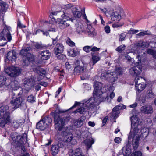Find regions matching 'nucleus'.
I'll return each mask as SVG.
<instances>
[{"label":"nucleus","mask_w":156,"mask_h":156,"mask_svg":"<svg viewBox=\"0 0 156 156\" xmlns=\"http://www.w3.org/2000/svg\"><path fill=\"white\" fill-rule=\"evenodd\" d=\"M5 71L9 76L12 77L17 76L21 73L19 68L14 67H9L5 69Z\"/></svg>","instance_id":"obj_11"},{"label":"nucleus","mask_w":156,"mask_h":156,"mask_svg":"<svg viewBox=\"0 0 156 156\" xmlns=\"http://www.w3.org/2000/svg\"><path fill=\"white\" fill-rule=\"evenodd\" d=\"M61 136L63 138V141L65 142H70L72 144H75L77 141L76 139L73 138L72 134L67 131H63L61 133Z\"/></svg>","instance_id":"obj_10"},{"label":"nucleus","mask_w":156,"mask_h":156,"mask_svg":"<svg viewBox=\"0 0 156 156\" xmlns=\"http://www.w3.org/2000/svg\"><path fill=\"white\" fill-rule=\"evenodd\" d=\"M17 26L20 28H25L26 27L25 26L22 25L20 22L18 23Z\"/></svg>","instance_id":"obj_60"},{"label":"nucleus","mask_w":156,"mask_h":156,"mask_svg":"<svg viewBox=\"0 0 156 156\" xmlns=\"http://www.w3.org/2000/svg\"><path fill=\"white\" fill-rule=\"evenodd\" d=\"M64 46L63 45L60 43H58L55 46L54 48V52L56 55L58 54L62 53L63 51Z\"/></svg>","instance_id":"obj_17"},{"label":"nucleus","mask_w":156,"mask_h":156,"mask_svg":"<svg viewBox=\"0 0 156 156\" xmlns=\"http://www.w3.org/2000/svg\"><path fill=\"white\" fill-rule=\"evenodd\" d=\"M85 68L84 67L78 66L75 67L74 69V72L75 73L77 74L81 72L84 71Z\"/></svg>","instance_id":"obj_34"},{"label":"nucleus","mask_w":156,"mask_h":156,"mask_svg":"<svg viewBox=\"0 0 156 156\" xmlns=\"http://www.w3.org/2000/svg\"><path fill=\"white\" fill-rule=\"evenodd\" d=\"M80 104V103L77 102H75L74 105L70 108V109H71L73 108H75L77 105H78Z\"/></svg>","instance_id":"obj_57"},{"label":"nucleus","mask_w":156,"mask_h":156,"mask_svg":"<svg viewBox=\"0 0 156 156\" xmlns=\"http://www.w3.org/2000/svg\"><path fill=\"white\" fill-rule=\"evenodd\" d=\"M6 78L4 76H0V87L5 84Z\"/></svg>","instance_id":"obj_40"},{"label":"nucleus","mask_w":156,"mask_h":156,"mask_svg":"<svg viewBox=\"0 0 156 156\" xmlns=\"http://www.w3.org/2000/svg\"><path fill=\"white\" fill-rule=\"evenodd\" d=\"M148 44L147 42L144 41L142 42H140L139 43H137L135 44V47L136 48H140V47L144 48L147 46Z\"/></svg>","instance_id":"obj_30"},{"label":"nucleus","mask_w":156,"mask_h":156,"mask_svg":"<svg viewBox=\"0 0 156 156\" xmlns=\"http://www.w3.org/2000/svg\"><path fill=\"white\" fill-rule=\"evenodd\" d=\"M42 120L45 124H47V127L48 126L51 125V123L52 122L51 119V118L48 117H45Z\"/></svg>","instance_id":"obj_33"},{"label":"nucleus","mask_w":156,"mask_h":156,"mask_svg":"<svg viewBox=\"0 0 156 156\" xmlns=\"http://www.w3.org/2000/svg\"><path fill=\"white\" fill-rule=\"evenodd\" d=\"M120 106L117 105L113 108L111 113V117L112 119H115L118 117L120 113Z\"/></svg>","instance_id":"obj_18"},{"label":"nucleus","mask_w":156,"mask_h":156,"mask_svg":"<svg viewBox=\"0 0 156 156\" xmlns=\"http://www.w3.org/2000/svg\"><path fill=\"white\" fill-rule=\"evenodd\" d=\"M36 127L37 129L41 131L44 130L47 127V124H45L42 120L37 124Z\"/></svg>","instance_id":"obj_26"},{"label":"nucleus","mask_w":156,"mask_h":156,"mask_svg":"<svg viewBox=\"0 0 156 156\" xmlns=\"http://www.w3.org/2000/svg\"><path fill=\"white\" fill-rule=\"evenodd\" d=\"M143 80L144 79L141 76H137L136 77L135 79V82L136 84L135 89L136 90L139 92H140L143 90L146 87V84L144 83H140L138 82V80Z\"/></svg>","instance_id":"obj_12"},{"label":"nucleus","mask_w":156,"mask_h":156,"mask_svg":"<svg viewBox=\"0 0 156 156\" xmlns=\"http://www.w3.org/2000/svg\"><path fill=\"white\" fill-rule=\"evenodd\" d=\"M39 31L42 32L43 33V34L44 35H46V36H48L49 34L48 32H44V31H42V30H37L35 34H37V32H39Z\"/></svg>","instance_id":"obj_56"},{"label":"nucleus","mask_w":156,"mask_h":156,"mask_svg":"<svg viewBox=\"0 0 156 156\" xmlns=\"http://www.w3.org/2000/svg\"><path fill=\"white\" fill-rule=\"evenodd\" d=\"M111 20L118 22L121 19V16L118 12H112L110 16Z\"/></svg>","instance_id":"obj_19"},{"label":"nucleus","mask_w":156,"mask_h":156,"mask_svg":"<svg viewBox=\"0 0 156 156\" xmlns=\"http://www.w3.org/2000/svg\"><path fill=\"white\" fill-rule=\"evenodd\" d=\"M142 67L140 65L136 66L133 67L130 69V73L133 76H138L141 72Z\"/></svg>","instance_id":"obj_14"},{"label":"nucleus","mask_w":156,"mask_h":156,"mask_svg":"<svg viewBox=\"0 0 156 156\" xmlns=\"http://www.w3.org/2000/svg\"><path fill=\"white\" fill-rule=\"evenodd\" d=\"M138 100L141 103H144L146 101L145 95L144 94H141L140 95Z\"/></svg>","instance_id":"obj_44"},{"label":"nucleus","mask_w":156,"mask_h":156,"mask_svg":"<svg viewBox=\"0 0 156 156\" xmlns=\"http://www.w3.org/2000/svg\"><path fill=\"white\" fill-rule=\"evenodd\" d=\"M51 114L54 118V122L55 129L61 131L64 128L65 122L69 121V118L66 117L65 118H61L59 116V114L56 111L52 112Z\"/></svg>","instance_id":"obj_6"},{"label":"nucleus","mask_w":156,"mask_h":156,"mask_svg":"<svg viewBox=\"0 0 156 156\" xmlns=\"http://www.w3.org/2000/svg\"><path fill=\"white\" fill-rule=\"evenodd\" d=\"M73 14L74 16L76 18H79L81 16V13L80 11H78L77 8L75 7L73 10Z\"/></svg>","instance_id":"obj_32"},{"label":"nucleus","mask_w":156,"mask_h":156,"mask_svg":"<svg viewBox=\"0 0 156 156\" xmlns=\"http://www.w3.org/2000/svg\"><path fill=\"white\" fill-rule=\"evenodd\" d=\"M94 90L93 92V98H90L88 100H85L83 101V103L80 104V107L76 109L73 113L75 114L79 112L80 114H83V112L87 110L90 105H93L94 101V103L99 104L106 99L105 97L103 98V100H101L102 94V91L103 85L101 83L97 81H95L94 85Z\"/></svg>","instance_id":"obj_3"},{"label":"nucleus","mask_w":156,"mask_h":156,"mask_svg":"<svg viewBox=\"0 0 156 156\" xmlns=\"http://www.w3.org/2000/svg\"><path fill=\"white\" fill-rule=\"evenodd\" d=\"M84 117H82L80 119H79L74 123V125L77 127H81L83 125V122L84 120Z\"/></svg>","instance_id":"obj_31"},{"label":"nucleus","mask_w":156,"mask_h":156,"mask_svg":"<svg viewBox=\"0 0 156 156\" xmlns=\"http://www.w3.org/2000/svg\"><path fill=\"white\" fill-rule=\"evenodd\" d=\"M35 98L32 95L28 96L27 98V101L30 103H33L35 101Z\"/></svg>","instance_id":"obj_41"},{"label":"nucleus","mask_w":156,"mask_h":156,"mask_svg":"<svg viewBox=\"0 0 156 156\" xmlns=\"http://www.w3.org/2000/svg\"><path fill=\"white\" fill-rule=\"evenodd\" d=\"M57 58L59 60H65L66 58V56L63 54H60L57 56Z\"/></svg>","instance_id":"obj_51"},{"label":"nucleus","mask_w":156,"mask_h":156,"mask_svg":"<svg viewBox=\"0 0 156 156\" xmlns=\"http://www.w3.org/2000/svg\"><path fill=\"white\" fill-rule=\"evenodd\" d=\"M147 98H152L154 97V95L151 90H149L146 92L145 95Z\"/></svg>","instance_id":"obj_39"},{"label":"nucleus","mask_w":156,"mask_h":156,"mask_svg":"<svg viewBox=\"0 0 156 156\" xmlns=\"http://www.w3.org/2000/svg\"><path fill=\"white\" fill-rule=\"evenodd\" d=\"M76 31L79 34L84 31V27L83 25L81 23L76 24Z\"/></svg>","instance_id":"obj_28"},{"label":"nucleus","mask_w":156,"mask_h":156,"mask_svg":"<svg viewBox=\"0 0 156 156\" xmlns=\"http://www.w3.org/2000/svg\"><path fill=\"white\" fill-rule=\"evenodd\" d=\"M126 37V35L124 33L121 34L119 36V41H123Z\"/></svg>","instance_id":"obj_50"},{"label":"nucleus","mask_w":156,"mask_h":156,"mask_svg":"<svg viewBox=\"0 0 156 156\" xmlns=\"http://www.w3.org/2000/svg\"><path fill=\"white\" fill-rule=\"evenodd\" d=\"M88 125L90 126L94 127L95 125V124L94 122L89 121L88 122Z\"/></svg>","instance_id":"obj_63"},{"label":"nucleus","mask_w":156,"mask_h":156,"mask_svg":"<svg viewBox=\"0 0 156 156\" xmlns=\"http://www.w3.org/2000/svg\"><path fill=\"white\" fill-rule=\"evenodd\" d=\"M122 152L124 156H129L131 153L130 145L129 144L126 145L123 148Z\"/></svg>","instance_id":"obj_23"},{"label":"nucleus","mask_w":156,"mask_h":156,"mask_svg":"<svg viewBox=\"0 0 156 156\" xmlns=\"http://www.w3.org/2000/svg\"><path fill=\"white\" fill-rule=\"evenodd\" d=\"M66 67L67 69H69L70 68V65L69 64V63L66 62L65 63Z\"/></svg>","instance_id":"obj_64"},{"label":"nucleus","mask_w":156,"mask_h":156,"mask_svg":"<svg viewBox=\"0 0 156 156\" xmlns=\"http://www.w3.org/2000/svg\"><path fill=\"white\" fill-rule=\"evenodd\" d=\"M126 46L124 45H122L119 46L115 50L121 53L124 51L125 48Z\"/></svg>","instance_id":"obj_42"},{"label":"nucleus","mask_w":156,"mask_h":156,"mask_svg":"<svg viewBox=\"0 0 156 156\" xmlns=\"http://www.w3.org/2000/svg\"><path fill=\"white\" fill-rule=\"evenodd\" d=\"M131 129L128 136V139H132V145L134 150L139 146V141L141 137H146L148 134L149 129L144 127L140 129L139 127V119L136 115L131 117Z\"/></svg>","instance_id":"obj_1"},{"label":"nucleus","mask_w":156,"mask_h":156,"mask_svg":"<svg viewBox=\"0 0 156 156\" xmlns=\"http://www.w3.org/2000/svg\"><path fill=\"white\" fill-rule=\"evenodd\" d=\"M13 90L14 91H17L16 93V94L19 95H21L23 92L22 88L20 87H18L17 86L15 87Z\"/></svg>","instance_id":"obj_36"},{"label":"nucleus","mask_w":156,"mask_h":156,"mask_svg":"<svg viewBox=\"0 0 156 156\" xmlns=\"http://www.w3.org/2000/svg\"><path fill=\"white\" fill-rule=\"evenodd\" d=\"M83 50L87 53L91 51V46H86L83 47Z\"/></svg>","instance_id":"obj_43"},{"label":"nucleus","mask_w":156,"mask_h":156,"mask_svg":"<svg viewBox=\"0 0 156 156\" xmlns=\"http://www.w3.org/2000/svg\"><path fill=\"white\" fill-rule=\"evenodd\" d=\"M72 7V5L71 4H67L65 5L64 8L66 9H68Z\"/></svg>","instance_id":"obj_59"},{"label":"nucleus","mask_w":156,"mask_h":156,"mask_svg":"<svg viewBox=\"0 0 156 156\" xmlns=\"http://www.w3.org/2000/svg\"><path fill=\"white\" fill-rule=\"evenodd\" d=\"M36 72L40 75H45L46 73V71L43 69L38 67L35 69Z\"/></svg>","instance_id":"obj_37"},{"label":"nucleus","mask_w":156,"mask_h":156,"mask_svg":"<svg viewBox=\"0 0 156 156\" xmlns=\"http://www.w3.org/2000/svg\"><path fill=\"white\" fill-rule=\"evenodd\" d=\"M10 103L12 104L14 109H16L23 106L25 104V100L22 97H19L15 99L12 98Z\"/></svg>","instance_id":"obj_9"},{"label":"nucleus","mask_w":156,"mask_h":156,"mask_svg":"<svg viewBox=\"0 0 156 156\" xmlns=\"http://www.w3.org/2000/svg\"><path fill=\"white\" fill-rule=\"evenodd\" d=\"M114 141L116 143H119L121 141V139L119 137H115L114 139Z\"/></svg>","instance_id":"obj_55"},{"label":"nucleus","mask_w":156,"mask_h":156,"mask_svg":"<svg viewBox=\"0 0 156 156\" xmlns=\"http://www.w3.org/2000/svg\"><path fill=\"white\" fill-rule=\"evenodd\" d=\"M137 103L136 102H135L134 104L130 105L129 107L131 108H134L137 106Z\"/></svg>","instance_id":"obj_62"},{"label":"nucleus","mask_w":156,"mask_h":156,"mask_svg":"<svg viewBox=\"0 0 156 156\" xmlns=\"http://www.w3.org/2000/svg\"><path fill=\"white\" fill-rule=\"evenodd\" d=\"M9 107L7 105L0 107V126L4 127L6 124L11 122L10 113L9 111Z\"/></svg>","instance_id":"obj_5"},{"label":"nucleus","mask_w":156,"mask_h":156,"mask_svg":"<svg viewBox=\"0 0 156 156\" xmlns=\"http://www.w3.org/2000/svg\"><path fill=\"white\" fill-rule=\"evenodd\" d=\"M94 90L93 92V98H90L88 100H85L83 101V103L80 104V107L76 109L73 113L75 114L79 112L80 114H83V112L87 110L90 105H93L94 101V103L99 104L106 99L105 97L103 98V100H101L102 94V91L103 85L101 83L97 81H95L94 85Z\"/></svg>","instance_id":"obj_2"},{"label":"nucleus","mask_w":156,"mask_h":156,"mask_svg":"<svg viewBox=\"0 0 156 156\" xmlns=\"http://www.w3.org/2000/svg\"><path fill=\"white\" fill-rule=\"evenodd\" d=\"M11 27L9 26L5 25L2 31L0 33V46H3L6 45L7 41L4 37L6 36L9 41L12 40V36L11 34Z\"/></svg>","instance_id":"obj_7"},{"label":"nucleus","mask_w":156,"mask_h":156,"mask_svg":"<svg viewBox=\"0 0 156 156\" xmlns=\"http://www.w3.org/2000/svg\"><path fill=\"white\" fill-rule=\"evenodd\" d=\"M117 73L115 72H113L111 73L108 72H105L102 73L101 76V78L102 80L106 79L110 82H112L115 81L118 78V74L120 75L121 74L120 71Z\"/></svg>","instance_id":"obj_8"},{"label":"nucleus","mask_w":156,"mask_h":156,"mask_svg":"<svg viewBox=\"0 0 156 156\" xmlns=\"http://www.w3.org/2000/svg\"><path fill=\"white\" fill-rule=\"evenodd\" d=\"M86 31L88 33V34H94V29L90 25L88 24L87 25V28L86 29Z\"/></svg>","instance_id":"obj_38"},{"label":"nucleus","mask_w":156,"mask_h":156,"mask_svg":"<svg viewBox=\"0 0 156 156\" xmlns=\"http://www.w3.org/2000/svg\"><path fill=\"white\" fill-rule=\"evenodd\" d=\"M83 142L86 146L87 149H88L91 147L92 145L94 143V141L92 137H89L84 140Z\"/></svg>","instance_id":"obj_20"},{"label":"nucleus","mask_w":156,"mask_h":156,"mask_svg":"<svg viewBox=\"0 0 156 156\" xmlns=\"http://www.w3.org/2000/svg\"><path fill=\"white\" fill-rule=\"evenodd\" d=\"M59 147L57 145H53L51 147V151L53 156H55L58 154L60 151Z\"/></svg>","instance_id":"obj_27"},{"label":"nucleus","mask_w":156,"mask_h":156,"mask_svg":"<svg viewBox=\"0 0 156 156\" xmlns=\"http://www.w3.org/2000/svg\"><path fill=\"white\" fill-rule=\"evenodd\" d=\"M138 31V30L131 29L128 31V34H133L135 33H137Z\"/></svg>","instance_id":"obj_48"},{"label":"nucleus","mask_w":156,"mask_h":156,"mask_svg":"<svg viewBox=\"0 0 156 156\" xmlns=\"http://www.w3.org/2000/svg\"><path fill=\"white\" fill-rule=\"evenodd\" d=\"M92 59L93 65L100 60V58L98 56H94L92 57Z\"/></svg>","instance_id":"obj_47"},{"label":"nucleus","mask_w":156,"mask_h":156,"mask_svg":"<svg viewBox=\"0 0 156 156\" xmlns=\"http://www.w3.org/2000/svg\"><path fill=\"white\" fill-rule=\"evenodd\" d=\"M30 48L27 47L26 48H24L21 50L20 52V54L23 57L26 56L28 53H29L28 51H30Z\"/></svg>","instance_id":"obj_35"},{"label":"nucleus","mask_w":156,"mask_h":156,"mask_svg":"<svg viewBox=\"0 0 156 156\" xmlns=\"http://www.w3.org/2000/svg\"><path fill=\"white\" fill-rule=\"evenodd\" d=\"M25 136L22 137L20 140V144L19 145L21 147V149L23 152H25L26 150L24 147L25 143L27 142V137L26 135H25Z\"/></svg>","instance_id":"obj_25"},{"label":"nucleus","mask_w":156,"mask_h":156,"mask_svg":"<svg viewBox=\"0 0 156 156\" xmlns=\"http://www.w3.org/2000/svg\"><path fill=\"white\" fill-rule=\"evenodd\" d=\"M131 156H142V153L140 151H135L131 154Z\"/></svg>","instance_id":"obj_45"},{"label":"nucleus","mask_w":156,"mask_h":156,"mask_svg":"<svg viewBox=\"0 0 156 156\" xmlns=\"http://www.w3.org/2000/svg\"><path fill=\"white\" fill-rule=\"evenodd\" d=\"M26 57L27 60L25 59L23 61L25 65H28L30 62H31L34 60V55L30 53H28Z\"/></svg>","instance_id":"obj_24"},{"label":"nucleus","mask_w":156,"mask_h":156,"mask_svg":"<svg viewBox=\"0 0 156 156\" xmlns=\"http://www.w3.org/2000/svg\"><path fill=\"white\" fill-rule=\"evenodd\" d=\"M79 54L80 51L77 49L71 48L69 49L68 51V55L71 57H75Z\"/></svg>","instance_id":"obj_21"},{"label":"nucleus","mask_w":156,"mask_h":156,"mask_svg":"<svg viewBox=\"0 0 156 156\" xmlns=\"http://www.w3.org/2000/svg\"><path fill=\"white\" fill-rule=\"evenodd\" d=\"M23 84L25 89L28 91L34 87L35 84V81L32 78H26L23 80Z\"/></svg>","instance_id":"obj_13"},{"label":"nucleus","mask_w":156,"mask_h":156,"mask_svg":"<svg viewBox=\"0 0 156 156\" xmlns=\"http://www.w3.org/2000/svg\"><path fill=\"white\" fill-rule=\"evenodd\" d=\"M39 84L44 87H46L48 85L47 83L44 82H40Z\"/></svg>","instance_id":"obj_61"},{"label":"nucleus","mask_w":156,"mask_h":156,"mask_svg":"<svg viewBox=\"0 0 156 156\" xmlns=\"http://www.w3.org/2000/svg\"><path fill=\"white\" fill-rule=\"evenodd\" d=\"M61 90H62V89H61V88L59 87L58 88V90L55 93V97L56 98L57 97V96L61 92Z\"/></svg>","instance_id":"obj_58"},{"label":"nucleus","mask_w":156,"mask_h":156,"mask_svg":"<svg viewBox=\"0 0 156 156\" xmlns=\"http://www.w3.org/2000/svg\"><path fill=\"white\" fill-rule=\"evenodd\" d=\"M99 48H98L95 46H91V51L93 52L98 51L100 50Z\"/></svg>","instance_id":"obj_53"},{"label":"nucleus","mask_w":156,"mask_h":156,"mask_svg":"<svg viewBox=\"0 0 156 156\" xmlns=\"http://www.w3.org/2000/svg\"><path fill=\"white\" fill-rule=\"evenodd\" d=\"M67 43L70 46H73L75 45V43L73 42L70 39L68 38L66 41Z\"/></svg>","instance_id":"obj_49"},{"label":"nucleus","mask_w":156,"mask_h":156,"mask_svg":"<svg viewBox=\"0 0 156 156\" xmlns=\"http://www.w3.org/2000/svg\"><path fill=\"white\" fill-rule=\"evenodd\" d=\"M83 85L84 88L86 90H90L91 88L89 86V85L87 83L83 84Z\"/></svg>","instance_id":"obj_54"},{"label":"nucleus","mask_w":156,"mask_h":156,"mask_svg":"<svg viewBox=\"0 0 156 156\" xmlns=\"http://www.w3.org/2000/svg\"><path fill=\"white\" fill-rule=\"evenodd\" d=\"M24 123V121L23 119H19L13 122V125L15 128H17Z\"/></svg>","instance_id":"obj_29"},{"label":"nucleus","mask_w":156,"mask_h":156,"mask_svg":"<svg viewBox=\"0 0 156 156\" xmlns=\"http://www.w3.org/2000/svg\"><path fill=\"white\" fill-rule=\"evenodd\" d=\"M53 15H58L61 16L63 19L62 20L58 18L56 23L59 28L61 29H64L67 27L68 30L71 31L72 30V28L70 25L71 18L69 16V15L66 12H55L52 13Z\"/></svg>","instance_id":"obj_4"},{"label":"nucleus","mask_w":156,"mask_h":156,"mask_svg":"<svg viewBox=\"0 0 156 156\" xmlns=\"http://www.w3.org/2000/svg\"><path fill=\"white\" fill-rule=\"evenodd\" d=\"M51 53L48 50H44L41 51L40 53L39 57L42 60H47L50 57Z\"/></svg>","instance_id":"obj_15"},{"label":"nucleus","mask_w":156,"mask_h":156,"mask_svg":"<svg viewBox=\"0 0 156 156\" xmlns=\"http://www.w3.org/2000/svg\"><path fill=\"white\" fill-rule=\"evenodd\" d=\"M140 111L145 114H151L153 112L152 108L150 105L143 106L140 108Z\"/></svg>","instance_id":"obj_16"},{"label":"nucleus","mask_w":156,"mask_h":156,"mask_svg":"<svg viewBox=\"0 0 156 156\" xmlns=\"http://www.w3.org/2000/svg\"><path fill=\"white\" fill-rule=\"evenodd\" d=\"M7 58L9 61H15L16 58V52L14 51H9L7 54Z\"/></svg>","instance_id":"obj_22"},{"label":"nucleus","mask_w":156,"mask_h":156,"mask_svg":"<svg viewBox=\"0 0 156 156\" xmlns=\"http://www.w3.org/2000/svg\"><path fill=\"white\" fill-rule=\"evenodd\" d=\"M104 30L105 32L107 33H109L110 32V27L108 25L105 26L104 27Z\"/></svg>","instance_id":"obj_52"},{"label":"nucleus","mask_w":156,"mask_h":156,"mask_svg":"<svg viewBox=\"0 0 156 156\" xmlns=\"http://www.w3.org/2000/svg\"><path fill=\"white\" fill-rule=\"evenodd\" d=\"M150 34V33L147 31H143V32H140L139 33L137 34V35L139 36H144L146 35H149Z\"/></svg>","instance_id":"obj_46"}]
</instances>
